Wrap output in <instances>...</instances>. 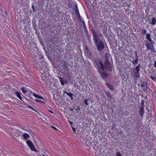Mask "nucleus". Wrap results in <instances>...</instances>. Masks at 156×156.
I'll list each match as a JSON object with an SVG mask.
<instances>
[{"label": "nucleus", "mask_w": 156, "mask_h": 156, "mask_svg": "<svg viewBox=\"0 0 156 156\" xmlns=\"http://www.w3.org/2000/svg\"><path fill=\"white\" fill-rule=\"evenodd\" d=\"M85 33L86 38H87L88 41L89 42H90L91 41L90 37L89 34L88 32H86Z\"/></svg>", "instance_id": "f3484780"}, {"label": "nucleus", "mask_w": 156, "mask_h": 156, "mask_svg": "<svg viewBox=\"0 0 156 156\" xmlns=\"http://www.w3.org/2000/svg\"><path fill=\"white\" fill-rule=\"evenodd\" d=\"M38 98L44 100V98L42 96H39Z\"/></svg>", "instance_id": "e433bc0d"}, {"label": "nucleus", "mask_w": 156, "mask_h": 156, "mask_svg": "<svg viewBox=\"0 0 156 156\" xmlns=\"http://www.w3.org/2000/svg\"><path fill=\"white\" fill-rule=\"evenodd\" d=\"M28 107L29 108H30L31 109H32V110H33V111H34L35 112H37L36 110L35 109H34L30 105H29L28 106Z\"/></svg>", "instance_id": "c756f323"}, {"label": "nucleus", "mask_w": 156, "mask_h": 156, "mask_svg": "<svg viewBox=\"0 0 156 156\" xmlns=\"http://www.w3.org/2000/svg\"><path fill=\"white\" fill-rule=\"evenodd\" d=\"M138 61V56H137L136 59L134 61L132 62L133 63V65L135 66H136V65L137 64Z\"/></svg>", "instance_id": "dca6fc26"}, {"label": "nucleus", "mask_w": 156, "mask_h": 156, "mask_svg": "<svg viewBox=\"0 0 156 156\" xmlns=\"http://www.w3.org/2000/svg\"><path fill=\"white\" fill-rule=\"evenodd\" d=\"M71 127L72 128L73 131L74 132H75L76 131L75 128L74 127H73L72 126H71Z\"/></svg>", "instance_id": "4c0bfd02"}, {"label": "nucleus", "mask_w": 156, "mask_h": 156, "mask_svg": "<svg viewBox=\"0 0 156 156\" xmlns=\"http://www.w3.org/2000/svg\"><path fill=\"white\" fill-rule=\"evenodd\" d=\"M32 91L30 90L29 89L28 90V93L29 94V95H30V94H31L32 93Z\"/></svg>", "instance_id": "c9c22d12"}, {"label": "nucleus", "mask_w": 156, "mask_h": 156, "mask_svg": "<svg viewBox=\"0 0 156 156\" xmlns=\"http://www.w3.org/2000/svg\"><path fill=\"white\" fill-rule=\"evenodd\" d=\"M116 156H122L120 152H118L116 153Z\"/></svg>", "instance_id": "f704fd0d"}, {"label": "nucleus", "mask_w": 156, "mask_h": 156, "mask_svg": "<svg viewBox=\"0 0 156 156\" xmlns=\"http://www.w3.org/2000/svg\"><path fill=\"white\" fill-rule=\"evenodd\" d=\"M105 66L106 69L110 71L112 70V67L110 64V63L109 61L105 60L104 62Z\"/></svg>", "instance_id": "6e6552de"}, {"label": "nucleus", "mask_w": 156, "mask_h": 156, "mask_svg": "<svg viewBox=\"0 0 156 156\" xmlns=\"http://www.w3.org/2000/svg\"><path fill=\"white\" fill-rule=\"evenodd\" d=\"M150 23L153 26H154L156 24V18L154 17H153L151 19V22H150Z\"/></svg>", "instance_id": "f8f14e48"}, {"label": "nucleus", "mask_w": 156, "mask_h": 156, "mask_svg": "<svg viewBox=\"0 0 156 156\" xmlns=\"http://www.w3.org/2000/svg\"><path fill=\"white\" fill-rule=\"evenodd\" d=\"M28 107L29 108H30L31 109H32V110H33V111H34L35 112H37L36 110L35 109H34L30 105H29L28 106Z\"/></svg>", "instance_id": "7c9ffc66"}, {"label": "nucleus", "mask_w": 156, "mask_h": 156, "mask_svg": "<svg viewBox=\"0 0 156 156\" xmlns=\"http://www.w3.org/2000/svg\"><path fill=\"white\" fill-rule=\"evenodd\" d=\"M78 20H80L81 24L83 25L85 23V22L83 18H81L80 17V18H78Z\"/></svg>", "instance_id": "bb28decb"}, {"label": "nucleus", "mask_w": 156, "mask_h": 156, "mask_svg": "<svg viewBox=\"0 0 156 156\" xmlns=\"http://www.w3.org/2000/svg\"><path fill=\"white\" fill-rule=\"evenodd\" d=\"M21 92H16L15 94L16 96L20 100H21L22 101H23L22 100V98L21 96Z\"/></svg>", "instance_id": "ddd939ff"}, {"label": "nucleus", "mask_w": 156, "mask_h": 156, "mask_svg": "<svg viewBox=\"0 0 156 156\" xmlns=\"http://www.w3.org/2000/svg\"><path fill=\"white\" fill-rule=\"evenodd\" d=\"M141 86L142 87V90L144 92H146L147 89L146 83L144 82L141 83Z\"/></svg>", "instance_id": "9b49d317"}, {"label": "nucleus", "mask_w": 156, "mask_h": 156, "mask_svg": "<svg viewBox=\"0 0 156 156\" xmlns=\"http://www.w3.org/2000/svg\"><path fill=\"white\" fill-rule=\"evenodd\" d=\"M69 123L70 124V125L71 126H72V125L73 123V122H69Z\"/></svg>", "instance_id": "a19ab883"}, {"label": "nucleus", "mask_w": 156, "mask_h": 156, "mask_svg": "<svg viewBox=\"0 0 156 156\" xmlns=\"http://www.w3.org/2000/svg\"><path fill=\"white\" fill-rule=\"evenodd\" d=\"M92 34L93 35V39L94 42L95 43L97 42H98L99 37L97 35V34L94 30L92 31Z\"/></svg>", "instance_id": "1a4fd4ad"}, {"label": "nucleus", "mask_w": 156, "mask_h": 156, "mask_svg": "<svg viewBox=\"0 0 156 156\" xmlns=\"http://www.w3.org/2000/svg\"><path fill=\"white\" fill-rule=\"evenodd\" d=\"M106 85L109 88V89L113 91H114L115 89L113 86L111 84L109 83H106Z\"/></svg>", "instance_id": "4468645a"}, {"label": "nucleus", "mask_w": 156, "mask_h": 156, "mask_svg": "<svg viewBox=\"0 0 156 156\" xmlns=\"http://www.w3.org/2000/svg\"><path fill=\"white\" fill-rule=\"evenodd\" d=\"M110 56V55L109 54H106L105 55V60L109 61V58Z\"/></svg>", "instance_id": "393cba45"}, {"label": "nucleus", "mask_w": 156, "mask_h": 156, "mask_svg": "<svg viewBox=\"0 0 156 156\" xmlns=\"http://www.w3.org/2000/svg\"><path fill=\"white\" fill-rule=\"evenodd\" d=\"M26 143L31 151L35 152H37V150L35 148L34 146L31 141L29 140H27Z\"/></svg>", "instance_id": "423d86ee"}, {"label": "nucleus", "mask_w": 156, "mask_h": 156, "mask_svg": "<svg viewBox=\"0 0 156 156\" xmlns=\"http://www.w3.org/2000/svg\"><path fill=\"white\" fill-rule=\"evenodd\" d=\"M145 100H142L141 101L140 104L139 105V114L140 117L143 118L144 115L145 113V105H144Z\"/></svg>", "instance_id": "f03ea898"}, {"label": "nucleus", "mask_w": 156, "mask_h": 156, "mask_svg": "<svg viewBox=\"0 0 156 156\" xmlns=\"http://www.w3.org/2000/svg\"><path fill=\"white\" fill-rule=\"evenodd\" d=\"M49 112H50V113H53V112L52 111L50 110H49Z\"/></svg>", "instance_id": "79ce46f5"}, {"label": "nucleus", "mask_w": 156, "mask_h": 156, "mask_svg": "<svg viewBox=\"0 0 156 156\" xmlns=\"http://www.w3.org/2000/svg\"><path fill=\"white\" fill-rule=\"evenodd\" d=\"M154 66L156 68V61H155L154 63Z\"/></svg>", "instance_id": "ea45409f"}, {"label": "nucleus", "mask_w": 156, "mask_h": 156, "mask_svg": "<svg viewBox=\"0 0 156 156\" xmlns=\"http://www.w3.org/2000/svg\"><path fill=\"white\" fill-rule=\"evenodd\" d=\"M84 103L85 104V105H88V103L87 102V100L85 99L84 100Z\"/></svg>", "instance_id": "72a5a7b5"}, {"label": "nucleus", "mask_w": 156, "mask_h": 156, "mask_svg": "<svg viewBox=\"0 0 156 156\" xmlns=\"http://www.w3.org/2000/svg\"><path fill=\"white\" fill-rule=\"evenodd\" d=\"M62 67L65 69H66L67 68V66L66 64H65V63L63 64L62 65Z\"/></svg>", "instance_id": "2f4dec72"}, {"label": "nucleus", "mask_w": 156, "mask_h": 156, "mask_svg": "<svg viewBox=\"0 0 156 156\" xmlns=\"http://www.w3.org/2000/svg\"><path fill=\"white\" fill-rule=\"evenodd\" d=\"M33 95L36 98H38V97L39 95L36 93H33Z\"/></svg>", "instance_id": "c85d7f7f"}, {"label": "nucleus", "mask_w": 156, "mask_h": 156, "mask_svg": "<svg viewBox=\"0 0 156 156\" xmlns=\"http://www.w3.org/2000/svg\"><path fill=\"white\" fill-rule=\"evenodd\" d=\"M75 14L78 18H80V15L78 10V7L76 5L75 6Z\"/></svg>", "instance_id": "9d476101"}, {"label": "nucleus", "mask_w": 156, "mask_h": 156, "mask_svg": "<svg viewBox=\"0 0 156 156\" xmlns=\"http://www.w3.org/2000/svg\"><path fill=\"white\" fill-rule=\"evenodd\" d=\"M151 35L149 34H147L146 35V39L149 41H153L152 40L151 38Z\"/></svg>", "instance_id": "4be33fe9"}, {"label": "nucleus", "mask_w": 156, "mask_h": 156, "mask_svg": "<svg viewBox=\"0 0 156 156\" xmlns=\"http://www.w3.org/2000/svg\"><path fill=\"white\" fill-rule=\"evenodd\" d=\"M150 78H151L154 82L156 83V76H150Z\"/></svg>", "instance_id": "a878e982"}, {"label": "nucleus", "mask_w": 156, "mask_h": 156, "mask_svg": "<svg viewBox=\"0 0 156 156\" xmlns=\"http://www.w3.org/2000/svg\"><path fill=\"white\" fill-rule=\"evenodd\" d=\"M35 101L37 102H40V103H44V102L41 100H38V99H36Z\"/></svg>", "instance_id": "473e14b6"}, {"label": "nucleus", "mask_w": 156, "mask_h": 156, "mask_svg": "<svg viewBox=\"0 0 156 156\" xmlns=\"http://www.w3.org/2000/svg\"><path fill=\"white\" fill-rule=\"evenodd\" d=\"M141 32L143 34L145 35L147 33V30L145 29H143L141 30Z\"/></svg>", "instance_id": "cd10ccee"}, {"label": "nucleus", "mask_w": 156, "mask_h": 156, "mask_svg": "<svg viewBox=\"0 0 156 156\" xmlns=\"http://www.w3.org/2000/svg\"><path fill=\"white\" fill-rule=\"evenodd\" d=\"M43 156H45V155H44V154H43Z\"/></svg>", "instance_id": "a18cd8bd"}, {"label": "nucleus", "mask_w": 156, "mask_h": 156, "mask_svg": "<svg viewBox=\"0 0 156 156\" xmlns=\"http://www.w3.org/2000/svg\"><path fill=\"white\" fill-rule=\"evenodd\" d=\"M155 73H156V75H153V76H156V72H155Z\"/></svg>", "instance_id": "c03bdc74"}, {"label": "nucleus", "mask_w": 156, "mask_h": 156, "mask_svg": "<svg viewBox=\"0 0 156 156\" xmlns=\"http://www.w3.org/2000/svg\"><path fill=\"white\" fill-rule=\"evenodd\" d=\"M140 64H139L135 68L133 69V71L134 73V77L135 79H138L140 76V74L139 72L140 71Z\"/></svg>", "instance_id": "20e7f679"}, {"label": "nucleus", "mask_w": 156, "mask_h": 156, "mask_svg": "<svg viewBox=\"0 0 156 156\" xmlns=\"http://www.w3.org/2000/svg\"><path fill=\"white\" fill-rule=\"evenodd\" d=\"M60 82L62 85H63L64 84V80L63 78L61 77L59 78Z\"/></svg>", "instance_id": "5701e85b"}, {"label": "nucleus", "mask_w": 156, "mask_h": 156, "mask_svg": "<svg viewBox=\"0 0 156 156\" xmlns=\"http://www.w3.org/2000/svg\"><path fill=\"white\" fill-rule=\"evenodd\" d=\"M95 44L97 46V49L99 51H102L104 48V43L101 41H100L99 42L98 41V42H97V43H95Z\"/></svg>", "instance_id": "0eeeda50"}, {"label": "nucleus", "mask_w": 156, "mask_h": 156, "mask_svg": "<svg viewBox=\"0 0 156 156\" xmlns=\"http://www.w3.org/2000/svg\"><path fill=\"white\" fill-rule=\"evenodd\" d=\"M105 94L107 96V97L109 99H111L112 98V97L109 91H107L105 93Z\"/></svg>", "instance_id": "6ab92c4d"}, {"label": "nucleus", "mask_w": 156, "mask_h": 156, "mask_svg": "<svg viewBox=\"0 0 156 156\" xmlns=\"http://www.w3.org/2000/svg\"><path fill=\"white\" fill-rule=\"evenodd\" d=\"M51 127L53 129H55L56 130H58L57 129L56 127H55L53 126H51Z\"/></svg>", "instance_id": "58836bf2"}, {"label": "nucleus", "mask_w": 156, "mask_h": 156, "mask_svg": "<svg viewBox=\"0 0 156 156\" xmlns=\"http://www.w3.org/2000/svg\"><path fill=\"white\" fill-rule=\"evenodd\" d=\"M82 25L83 27L84 33H85L88 32V30L87 29V27L86 26V25L85 23Z\"/></svg>", "instance_id": "b1692460"}, {"label": "nucleus", "mask_w": 156, "mask_h": 156, "mask_svg": "<svg viewBox=\"0 0 156 156\" xmlns=\"http://www.w3.org/2000/svg\"><path fill=\"white\" fill-rule=\"evenodd\" d=\"M26 89L27 88L25 87H23L20 88V90L22 91L24 95H25L27 92Z\"/></svg>", "instance_id": "2eb2a0df"}, {"label": "nucleus", "mask_w": 156, "mask_h": 156, "mask_svg": "<svg viewBox=\"0 0 156 156\" xmlns=\"http://www.w3.org/2000/svg\"><path fill=\"white\" fill-rule=\"evenodd\" d=\"M22 96H23V97H25L24 96H23V95H22Z\"/></svg>", "instance_id": "49530a36"}, {"label": "nucleus", "mask_w": 156, "mask_h": 156, "mask_svg": "<svg viewBox=\"0 0 156 156\" xmlns=\"http://www.w3.org/2000/svg\"><path fill=\"white\" fill-rule=\"evenodd\" d=\"M80 107H78V108H77V110H78V109H80Z\"/></svg>", "instance_id": "37998d69"}, {"label": "nucleus", "mask_w": 156, "mask_h": 156, "mask_svg": "<svg viewBox=\"0 0 156 156\" xmlns=\"http://www.w3.org/2000/svg\"><path fill=\"white\" fill-rule=\"evenodd\" d=\"M145 46L147 48V51L151 50V52H153L154 50V42L153 41H149L147 40L144 41Z\"/></svg>", "instance_id": "7ed1b4c3"}, {"label": "nucleus", "mask_w": 156, "mask_h": 156, "mask_svg": "<svg viewBox=\"0 0 156 156\" xmlns=\"http://www.w3.org/2000/svg\"><path fill=\"white\" fill-rule=\"evenodd\" d=\"M100 74L101 77L103 79L106 77L107 76V73L105 72H100Z\"/></svg>", "instance_id": "a211bd4d"}, {"label": "nucleus", "mask_w": 156, "mask_h": 156, "mask_svg": "<svg viewBox=\"0 0 156 156\" xmlns=\"http://www.w3.org/2000/svg\"><path fill=\"white\" fill-rule=\"evenodd\" d=\"M94 65L96 67L102 69L104 68V65L103 62L99 59L95 60Z\"/></svg>", "instance_id": "39448f33"}, {"label": "nucleus", "mask_w": 156, "mask_h": 156, "mask_svg": "<svg viewBox=\"0 0 156 156\" xmlns=\"http://www.w3.org/2000/svg\"><path fill=\"white\" fill-rule=\"evenodd\" d=\"M65 93L67 95L71 98V100H73V94L71 93L67 92L66 91H65Z\"/></svg>", "instance_id": "412c9836"}, {"label": "nucleus", "mask_w": 156, "mask_h": 156, "mask_svg": "<svg viewBox=\"0 0 156 156\" xmlns=\"http://www.w3.org/2000/svg\"><path fill=\"white\" fill-rule=\"evenodd\" d=\"M43 65V66L40 67L39 70L41 73V76L42 79L44 81H47L49 78L50 74L49 72V69L48 64L45 62L36 61L34 62V66L36 68H38L40 66Z\"/></svg>", "instance_id": "f257e3e1"}, {"label": "nucleus", "mask_w": 156, "mask_h": 156, "mask_svg": "<svg viewBox=\"0 0 156 156\" xmlns=\"http://www.w3.org/2000/svg\"><path fill=\"white\" fill-rule=\"evenodd\" d=\"M23 138L25 140H27V138L30 137L29 135L26 133H24L23 134Z\"/></svg>", "instance_id": "aec40b11"}]
</instances>
